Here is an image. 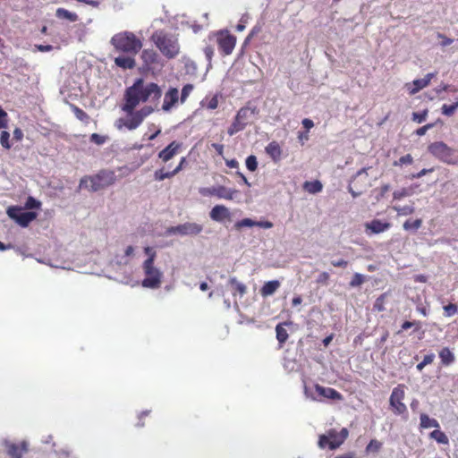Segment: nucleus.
Wrapping results in <instances>:
<instances>
[{"mask_svg":"<svg viewBox=\"0 0 458 458\" xmlns=\"http://www.w3.org/2000/svg\"><path fill=\"white\" fill-rule=\"evenodd\" d=\"M414 326L416 327L414 331L420 329V322H419V321H404L402 324L401 328H402V330H407Z\"/></svg>","mask_w":458,"mask_h":458,"instance_id":"54","label":"nucleus"},{"mask_svg":"<svg viewBox=\"0 0 458 458\" xmlns=\"http://www.w3.org/2000/svg\"><path fill=\"white\" fill-rule=\"evenodd\" d=\"M266 153L270 157V158L277 163L282 158V148L280 145L276 141H271L265 148Z\"/></svg>","mask_w":458,"mask_h":458,"instance_id":"21","label":"nucleus"},{"mask_svg":"<svg viewBox=\"0 0 458 458\" xmlns=\"http://www.w3.org/2000/svg\"><path fill=\"white\" fill-rule=\"evenodd\" d=\"M141 58L146 64H151L157 62V54L151 49H145L142 51Z\"/></svg>","mask_w":458,"mask_h":458,"instance_id":"31","label":"nucleus"},{"mask_svg":"<svg viewBox=\"0 0 458 458\" xmlns=\"http://www.w3.org/2000/svg\"><path fill=\"white\" fill-rule=\"evenodd\" d=\"M404 398V386L398 385L392 391L389 403L396 414H403L407 411L406 405L403 403Z\"/></svg>","mask_w":458,"mask_h":458,"instance_id":"11","label":"nucleus"},{"mask_svg":"<svg viewBox=\"0 0 458 458\" xmlns=\"http://www.w3.org/2000/svg\"><path fill=\"white\" fill-rule=\"evenodd\" d=\"M366 281V276L360 273H354L349 283L351 288L360 286Z\"/></svg>","mask_w":458,"mask_h":458,"instance_id":"36","label":"nucleus"},{"mask_svg":"<svg viewBox=\"0 0 458 458\" xmlns=\"http://www.w3.org/2000/svg\"><path fill=\"white\" fill-rule=\"evenodd\" d=\"M428 149L435 157L447 164H454L458 159V152L443 141L431 143Z\"/></svg>","mask_w":458,"mask_h":458,"instance_id":"5","label":"nucleus"},{"mask_svg":"<svg viewBox=\"0 0 458 458\" xmlns=\"http://www.w3.org/2000/svg\"><path fill=\"white\" fill-rule=\"evenodd\" d=\"M245 127H246L245 123L242 120H239L238 116L235 115L233 122L232 123L230 127L227 129V133L230 136H233V135L236 134L237 132L243 131L245 129Z\"/></svg>","mask_w":458,"mask_h":458,"instance_id":"26","label":"nucleus"},{"mask_svg":"<svg viewBox=\"0 0 458 458\" xmlns=\"http://www.w3.org/2000/svg\"><path fill=\"white\" fill-rule=\"evenodd\" d=\"M246 167L249 171L254 172L258 168V160L256 156L250 155L246 158L245 161Z\"/></svg>","mask_w":458,"mask_h":458,"instance_id":"41","label":"nucleus"},{"mask_svg":"<svg viewBox=\"0 0 458 458\" xmlns=\"http://www.w3.org/2000/svg\"><path fill=\"white\" fill-rule=\"evenodd\" d=\"M0 144L4 149L7 150L12 148V144L10 142V133L6 131V129L1 131Z\"/></svg>","mask_w":458,"mask_h":458,"instance_id":"38","label":"nucleus"},{"mask_svg":"<svg viewBox=\"0 0 458 458\" xmlns=\"http://www.w3.org/2000/svg\"><path fill=\"white\" fill-rule=\"evenodd\" d=\"M368 169L369 167H363L361 169H360L352 177V180L351 182H353L354 180H356L358 177H360V176H364L365 180H367L368 178Z\"/></svg>","mask_w":458,"mask_h":458,"instance_id":"59","label":"nucleus"},{"mask_svg":"<svg viewBox=\"0 0 458 458\" xmlns=\"http://www.w3.org/2000/svg\"><path fill=\"white\" fill-rule=\"evenodd\" d=\"M434 123H428L420 128H419L417 131H416V134L419 135V136H423L424 134H426V132L429 130V129H432L434 127Z\"/></svg>","mask_w":458,"mask_h":458,"instance_id":"60","label":"nucleus"},{"mask_svg":"<svg viewBox=\"0 0 458 458\" xmlns=\"http://www.w3.org/2000/svg\"><path fill=\"white\" fill-rule=\"evenodd\" d=\"M421 192L420 190V185L417 183H413L409 187H403L400 190H396L393 192L394 199H402L405 197H411L414 194Z\"/></svg>","mask_w":458,"mask_h":458,"instance_id":"17","label":"nucleus"},{"mask_svg":"<svg viewBox=\"0 0 458 458\" xmlns=\"http://www.w3.org/2000/svg\"><path fill=\"white\" fill-rule=\"evenodd\" d=\"M457 109H458V97L456 98V100L454 104H452V105L444 104L441 107L442 114L446 116H452Z\"/></svg>","mask_w":458,"mask_h":458,"instance_id":"34","label":"nucleus"},{"mask_svg":"<svg viewBox=\"0 0 458 458\" xmlns=\"http://www.w3.org/2000/svg\"><path fill=\"white\" fill-rule=\"evenodd\" d=\"M413 162V158L410 154L401 157L398 161L394 162V165H411Z\"/></svg>","mask_w":458,"mask_h":458,"instance_id":"53","label":"nucleus"},{"mask_svg":"<svg viewBox=\"0 0 458 458\" xmlns=\"http://www.w3.org/2000/svg\"><path fill=\"white\" fill-rule=\"evenodd\" d=\"M13 135L16 141H21L23 139V131L20 128H15Z\"/></svg>","mask_w":458,"mask_h":458,"instance_id":"62","label":"nucleus"},{"mask_svg":"<svg viewBox=\"0 0 458 458\" xmlns=\"http://www.w3.org/2000/svg\"><path fill=\"white\" fill-rule=\"evenodd\" d=\"M151 40L167 59H174L180 53L178 38L173 33L158 30L152 34Z\"/></svg>","mask_w":458,"mask_h":458,"instance_id":"2","label":"nucleus"},{"mask_svg":"<svg viewBox=\"0 0 458 458\" xmlns=\"http://www.w3.org/2000/svg\"><path fill=\"white\" fill-rule=\"evenodd\" d=\"M8 128V114L0 106V130Z\"/></svg>","mask_w":458,"mask_h":458,"instance_id":"48","label":"nucleus"},{"mask_svg":"<svg viewBox=\"0 0 458 458\" xmlns=\"http://www.w3.org/2000/svg\"><path fill=\"white\" fill-rule=\"evenodd\" d=\"M288 325H292V322L280 323L276 327V339L280 346H282L288 339V333L286 329L284 327V326Z\"/></svg>","mask_w":458,"mask_h":458,"instance_id":"24","label":"nucleus"},{"mask_svg":"<svg viewBox=\"0 0 458 458\" xmlns=\"http://www.w3.org/2000/svg\"><path fill=\"white\" fill-rule=\"evenodd\" d=\"M177 101H178L177 89L170 88L169 90L165 95L162 109L165 112L170 111L171 108L174 106V104Z\"/></svg>","mask_w":458,"mask_h":458,"instance_id":"19","label":"nucleus"},{"mask_svg":"<svg viewBox=\"0 0 458 458\" xmlns=\"http://www.w3.org/2000/svg\"><path fill=\"white\" fill-rule=\"evenodd\" d=\"M41 206V203L39 200L36 199L35 198L30 196L25 203V207L28 209H38Z\"/></svg>","mask_w":458,"mask_h":458,"instance_id":"44","label":"nucleus"},{"mask_svg":"<svg viewBox=\"0 0 458 458\" xmlns=\"http://www.w3.org/2000/svg\"><path fill=\"white\" fill-rule=\"evenodd\" d=\"M338 440H331L329 441V437L325 435L319 436L318 439V446L322 449L328 447L330 450H335L338 448L347 438L349 432L348 429L345 428H343L340 432H338Z\"/></svg>","mask_w":458,"mask_h":458,"instance_id":"12","label":"nucleus"},{"mask_svg":"<svg viewBox=\"0 0 458 458\" xmlns=\"http://www.w3.org/2000/svg\"><path fill=\"white\" fill-rule=\"evenodd\" d=\"M314 389L315 394L311 393L310 389L307 386H305V395L315 401H322L323 399L342 400L343 398L342 394L338 391L331 387H325L318 384H316Z\"/></svg>","mask_w":458,"mask_h":458,"instance_id":"8","label":"nucleus"},{"mask_svg":"<svg viewBox=\"0 0 458 458\" xmlns=\"http://www.w3.org/2000/svg\"><path fill=\"white\" fill-rule=\"evenodd\" d=\"M436 90H437V94H440L443 91L456 92L457 89L453 88L450 85H442V86H439Z\"/></svg>","mask_w":458,"mask_h":458,"instance_id":"61","label":"nucleus"},{"mask_svg":"<svg viewBox=\"0 0 458 458\" xmlns=\"http://www.w3.org/2000/svg\"><path fill=\"white\" fill-rule=\"evenodd\" d=\"M230 215L229 209L223 205L215 206L209 213L210 218L216 222H222L229 218Z\"/></svg>","mask_w":458,"mask_h":458,"instance_id":"18","label":"nucleus"},{"mask_svg":"<svg viewBox=\"0 0 458 458\" xmlns=\"http://www.w3.org/2000/svg\"><path fill=\"white\" fill-rule=\"evenodd\" d=\"M437 36L438 38L442 39V41L440 42V45L442 47H447V46L451 45L454 42V40L452 38H447L446 36H445L442 33H437Z\"/></svg>","mask_w":458,"mask_h":458,"instance_id":"58","label":"nucleus"},{"mask_svg":"<svg viewBox=\"0 0 458 458\" xmlns=\"http://www.w3.org/2000/svg\"><path fill=\"white\" fill-rule=\"evenodd\" d=\"M55 16L59 19H66L70 21H76L78 15L75 13H72L64 8H58L55 12Z\"/></svg>","mask_w":458,"mask_h":458,"instance_id":"29","label":"nucleus"},{"mask_svg":"<svg viewBox=\"0 0 458 458\" xmlns=\"http://www.w3.org/2000/svg\"><path fill=\"white\" fill-rule=\"evenodd\" d=\"M445 316L452 317L458 311V307L456 304L449 303L444 307Z\"/></svg>","mask_w":458,"mask_h":458,"instance_id":"49","label":"nucleus"},{"mask_svg":"<svg viewBox=\"0 0 458 458\" xmlns=\"http://www.w3.org/2000/svg\"><path fill=\"white\" fill-rule=\"evenodd\" d=\"M153 111H154V109L151 106H144L141 109L135 111V113L143 121Z\"/></svg>","mask_w":458,"mask_h":458,"instance_id":"50","label":"nucleus"},{"mask_svg":"<svg viewBox=\"0 0 458 458\" xmlns=\"http://www.w3.org/2000/svg\"><path fill=\"white\" fill-rule=\"evenodd\" d=\"M218 106L217 96H214L208 103V109H216Z\"/></svg>","mask_w":458,"mask_h":458,"instance_id":"64","label":"nucleus"},{"mask_svg":"<svg viewBox=\"0 0 458 458\" xmlns=\"http://www.w3.org/2000/svg\"><path fill=\"white\" fill-rule=\"evenodd\" d=\"M180 147V143L172 141L167 147L159 152L158 157L161 158L164 162H167L174 157Z\"/></svg>","mask_w":458,"mask_h":458,"instance_id":"20","label":"nucleus"},{"mask_svg":"<svg viewBox=\"0 0 458 458\" xmlns=\"http://www.w3.org/2000/svg\"><path fill=\"white\" fill-rule=\"evenodd\" d=\"M72 108L77 119L82 122H87L89 120V115L82 109L73 105L72 106Z\"/></svg>","mask_w":458,"mask_h":458,"instance_id":"43","label":"nucleus"},{"mask_svg":"<svg viewBox=\"0 0 458 458\" xmlns=\"http://www.w3.org/2000/svg\"><path fill=\"white\" fill-rule=\"evenodd\" d=\"M128 118L123 119L120 118L116 121V125L118 129H121L123 126L126 127L128 130L132 131L138 128L141 123L143 122L132 110L130 113H127Z\"/></svg>","mask_w":458,"mask_h":458,"instance_id":"14","label":"nucleus"},{"mask_svg":"<svg viewBox=\"0 0 458 458\" xmlns=\"http://www.w3.org/2000/svg\"><path fill=\"white\" fill-rule=\"evenodd\" d=\"M428 115V110L425 109L424 111L420 113H413L412 114V120L417 122L418 123H422L426 121Z\"/></svg>","mask_w":458,"mask_h":458,"instance_id":"51","label":"nucleus"},{"mask_svg":"<svg viewBox=\"0 0 458 458\" xmlns=\"http://www.w3.org/2000/svg\"><path fill=\"white\" fill-rule=\"evenodd\" d=\"M217 43L219 48L224 52V54L228 55L232 54L234 49L236 38L233 35L229 34L227 31H221L217 38Z\"/></svg>","mask_w":458,"mask_h":458,"instance_id":"13","label":"nucleus"},{"mask_svg":"<svg viewBox=\"0 0 458 458\" xmlns=\"http://www.w3.org/2000/svg\"><path fill=\"white\" fill-rule=\"evenodd\" d=\"M116 181L114 171L102 169L95 175H86L80 180L79 188L96 192L113 185Z\"/></svg>","mask_w":458,"mask_h":458,"instance_id":"4","label":"nucleus"},{"mask_svg":"<svg viewBox=\"0 0 458 458\" xmlns=\"http://www.w3.org/2000/svg\"><path fill=\"white\" fill-rule=\"evenodd\" d=\"M110 44L115 51L132 55L138 54L142 48L141 40L131 31L114 34L110 39Z\"/></svg>","mask_w":458,"mask_h":458,"instance_id":"3","label":"nucleus"},{"mask_svg":"<svg viewBox=\"0 0 458 458\" xmlns=\"http://www.w3.org/2000/svg\"><path fill=\"white\" fill-rule=\"evenodd\" d=\"M430 437L439 444H448V437L439 429H435L430 433Z\"/></svg>","mask_w":458,"mask_h":458,"instance_id":"37","label":"nucleus"},{"mask_svg":"<svg viewBox=\"0 0 458 458\" xmlns=\"http://www.w3.org/2000/svg\"><path fill=\"white\" fill-rule=\"evenodd\" d=\"M303 188L309 193L316 194L322 191L323 185L319 181L316 180L313 182H305Z\"/></svg>","mask_w":458,"mask_h":458,"instance_id":"28","label":"nucleus"},{"mask_svg":"<svg viewBox=\"0 0 458 458\" xmlns=\"http://www.w3.org/2000/svg\"><path fill=\"white\" fill-rule=\"evenodd\" d=\"M8 216L15 221L21 227H27L37 217V213L33 211H25L18 206L9 207L6 211Z\"/></svg>","mask_w":458,"mask_h":458,"instance_id":"9","label":"nucleus"},{"mask_svg":"<svg viewBox=\"0 0 458 458\" xmlns=\"http://www.w3.org/2000/svg\"><path fill=\"white\" fill-rule=\"evenodd\" d=\"M107 140L106 136H103L98 133H92L90 135L89 140L98 146L103 145Z\"/></svg>","mask_w":458,"mask_h":458,"instance_id":"46","label":"nucleus"},{"mask_svg":"<svg viewBox=\"0 0 458 458\" xmlns=\"http://www.w3.org/2000/svg\"><path fill=\"white\" fill-rule=\"evenodd\" d=\"M329 280V274L327 272H322L317 278V283L327 285Z\"/></svg>","mask_w":458,"mask_h":458,"instance_id":"56","label":"nucleus"},{"mask_svg":"<svg viewBox=\"0 0 458 458\" xmlns=\"http://www.w3.org/2000/svg\"><path fill=\"white\" fill-rule=\"evenodd\" d=\"M386 297V293H383L376 299L375 303H374V308L377 310L383 311L386 310V308L384 306Z\"/></svg>","mask_w":458,"mask_h":458,"instance_id":"47","label":"nucleus"},{"mask_svg":"<svg viewBox=\"0 0 458 458\" xmlns=\"http://www.w3.org/2000/svg\"><path fill=\"white\" fill-rule=\"evenodd\" d=\"M420 427L423 428H439V423L437 420L430 418L428 415L422 413L420 417Z\"/></svg>","mask_w":458,"mask_h":458,"instance_id":"27","label":"nucleus"},{"mask_svg":"<svg viewBox=\"0 0 458 458\" xmlns=\"http://www.w3.org/2000/svg\"><path fill=\"white\" fill-rule=\"evenodd\" d=\"M366 232L370 231L371 233H381L391 227V224L388 222H383L379 219H373L369 223L365 225Z\"/></svg>","mask_w":458,"mask_h":458,"instance_id":"16","label":"nucleus"},{"mask_svg":"<svg viewBox=\"0 0 458 458\" xmlns=\"http://www.w3.org/2000/svg\"><path fill=\"white\" fill-rule=\"evenodd\" d=\"M391 189V186L389 184H384L380 187L379 189V193L378 195L376 197V199L377 201H379L382 198L385 197L386 193L390 191Z\"/></svg>","mask_w":458,"mask_h":458,"instance_id":"57","label":"nucleus"},{"mask_svg":"<svg viewBox=\"0 0 458 458\" xmlns=\"http://www.w3.org/2000/svg\"><path fill=\"white\" fill-rule=\"evenodd\" d=\"M255 225H256V221H254L250 218H243V219L236 222L234 226L237 229H240L242 227H252V226H255Z\"/></svg>","mask_w":458,"mask_h":458,"instance_id":"45","label":"nucleus"},{"mask_svg":"<svg viewBox=\"0 0 458 458\" xmlns=\"http://www.w3.org/2000/svg\"><path fill=\"white\" fill-rule=\"evenodd\" d=\"M114 64L123 70L133 69L136 65L135 59L132 55H120L114 58Z\"/></svg>","mask_w":458,"mask_h":458,"instance_id":"22","label":"nucleus"},{"mask_svg":"<svg viewBox=\"0 0 458 458\" xmlns=\"http://www.w3.org/2000/svg\"><path fill=\"white\" fill-rule=\"evenodd\" d=\"M382 444L376 440L372 439L369 443V445L366 447L367 452H377L381 448Z\"/></svg>","mask_w":458,"mask_h":458,"instance_id":"52","label":"nucleus"},{"mask_svg":"<svg viewBox=\"0 0 458 458\" xmlns=\"http://www.w3.org/2000/svg\"><path fill=\"white\" fill-rule=\"evenodd\" d=\"M331 264L335 267H346L348 265V261L341 259L337 260H332Z\"/></svg>","mask_w":458,"mask_h":458,"instance_id":"63","label":"nucleus"},{"mask_svg":"<svg viewBox=\"0 0 458 458\" xmlns=\"http://www.w3.org/2000/svg\"><path fill=\"white\" fill-rule=\"evenodd\" d=\"M439 358L441 359L442 364L445 366L451 365L455 360L454 354L447 347L443 348L439 352Z\"/></svg>","mask_w":458,"mask_h":458,"instance_id":"25","label":"nucleus"},{"mask_svg":"<svg viewBox=\"0 0 458 458\" xmlns=\"http://www.w3.org/2000/svg\"><path fill=\"white\" fill-rule=\"evenodd\" d=\"M414 88L410 90L411 94H415L419 92L420 89H424L428 86L427 81L422 79H417L413 81Z\"/></svg>","mask_w":458,"mask_h":458,"instance_id":"39","label":"nucleus"},{"mask_svg":"<svg viewBox=\"0 0 458 458\" xmlns=\"http://www.w3.org/2000/svg\"><path fill=\"white\" fill-rule=\"evenodd\" d=\"M193 86L191 84H186L182 87L181 92V100L183 102L189 96V94L192 91Z\"/></svg>","mask_w":458,"mask_h":458,"instance_id":"55","label":"nucleus"},{"mask_svg":"<svg viewBox=\"0 0 458 458\" xmlns=\"http://www.w3.org/2000/svg\"><path fill=\"white\" fill-rule=\"evenodd\" d=\"M143 269L146 277L142 281V286L150 289H157L160 286L162 273L154 267L153 258H148L143 263Z\"/></svg>","mask_w":458,"mask_h":458,"instance_id":"6","label":"nucleus"},{"mask_svg":"<svg viewBox=\"0 0 458 458\" xmlns=\"http://www.w3.org/2000/svg\"><path fill=\"white\" fill-rule=\"evenodd\" d=\"M396 212L398 216H409L414 213L415 208L412 205H406V206H395L393 208Z\"/></svg>","mask_w":458,"mask_h":458,"instance_id":"33","label":"nucleus"},{"mask_svg":"<svg viewBox=\"0 0 458 458\" xmlns=\"http://www.w3.org/2000/svg\"><path fill=\"white\" fill-rule=\"evenodd\" d=\"M5 445L7 448V454L8 455L12 456L13 458H21V452L19 450V447L17 445L5 442Z\"/></svg>","mask_w":458,"mask_h":458,"instance_id":"35","label":"nucleus"},{"mask_svg":"<svg viewBox=\"0 0 458 458\" xmlns=\"http://www.w3.org/2000/svg\"><path fill=\"white\" fill-rule=\"evenodd\" d=\"M435 354L434 353H429V354H427L424 356L423 360L421 362H420L419 364H417L416 366V369L419 370V371H421L425 366L430 364L433 362L434 359H435Z\"/></svg>","mask_w":458,"mask_h":458,"instance_id":"42","label":"nucleus"},{"mask_svg":"<svg viewBox=\"0 0 458 458\" xmlns=\"http://www.w3.org/2000/svg\"><path fill=\"white\" fill-rule=\"evenodd\" d=\"M229 284L240 293L241 296H243L247 293L246 285L243 283L239 282L236 277H231L229 279Z\"/></svg>","mask_w":458,"mask_h":458,"instance_id":"32","label":"nucleus"},{"mask_svg":"<svg viewBox=\"0 0 458 458\" xmlns=\"http://www.w3.org/2000/svg\"><path fill=\"white\" fill-rule=\"evenodd\" d=\"M199 193L202 196H216L218 199L232 200L238 194L235 189L226 188L225 186L201 188Z\"/></svg>","mask_w":458,"mask_h":458,"instance_id":"10","label":"nucleus"},{"mask_svg":"<svg viewBox=\"0 0 458 458\" xmlns=\"http://www.w3.org/2000/svg\"><path fill=\"white\" fill-rule=\"evenodd\" d=\"M203 230V226L194 222H186L175 226H169L165 229V235L196 236Z\"/></svg>","mask_w":458,"mask_h":458,"instance_id":"7","label":"nucleus"},{"mask_svg":"<svg viewBox=\"0 0 458 458\" xmlns=\"http://www.w3.org/2000/svg\"><path fill=\"white\" fill-rule=\"evenodd\" d=\"M161 96L162 91L157 84L150 82L144 85L143 79L139 78L131 87L126 89L124 94L125 104L123 110L130 113L134 110L140 101L146 102L149 98L157 100Z\"/></svg>","mask_w":458,"mask_h":458,"instance_id":"1","label":"nucleus"},{"mask_svg":"<svg viewBox=\"0 0 458 458\" xmlns=\"http://www.w3.org/2000/svg\"><path fill=\"white\" fill-rule=\"evenodd\" d=\"M421 225H422V219H420V218H417L415 220L408 219L403 223V228L405 231L416 232L417 230H419L421 227Z\"/></svg>","mask_w":458,"mask_h":458,"instance_id":"30","label":"nucleus"},{"mask_svg":"<svg viewBox=\"0 0 458 458\" xmlns=\"http://www.w3.org/2000/svg\"><path fill=\"white\" fill-rule=\"evenodd\" d=\"M174 176V173L172 172H165L164 169L157 170L154 174V178L156 181H163L167 178H171Z\"/></svg>","mask_w":458,"mask_h":458,"instance_id":"40","label":"nucleus"},{"mask_svg":"<svg viewBox=\"0 0 458 458\" xmlns=\"http://www.w3.org/2000/svg\"><path fill=\"white\" fill-rule=\"evenodd\" d=\"M258 114L259 110L256 106H246L240 108L237 111L236 115L238 116V119L242 120L247 126V124L250 123V120Z\"/></svg>","mask_w":458,"mask_h":458,"instance_id":"15","label":"nucleus"},{"mask_svg":"<svg viewBox=\"0 0 458 458\" xmlns=\"http://www.w3.org/2000/svg\"><path fill=\"white\" fill-rule=\"evenodd\" d=\"M279 286H280V282L278 280H271V281L266 282L260 289V294L263 297L270 296L276 292V290L279 288Z\"/></svg>","mask_w":458,"mask_h":458,"instance_id":"23","label":"nucleus"}]
</instances>
